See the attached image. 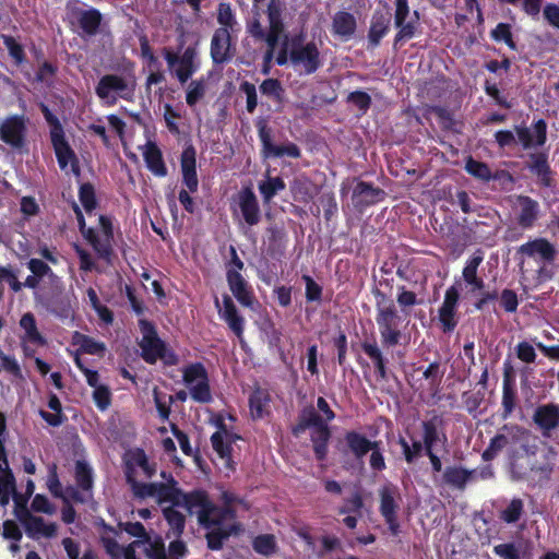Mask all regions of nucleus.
Segmentation results:
<instances>
[{"label": "nucleus", "mask_w": 559, "mask_h": 559, "mask_svg": "<svg viewBox=\"0 0 559 559\" xmlns=\"http://www.w3.org/2000/svg\"><path fill=\"white\" fill-rule=\"evenodd\" d=\"M536 444H523V450L512 448L508 452V467L513 481H526L531 486L547 484L555 472L558 452L554 447L546 448L536 457Z\"/></svg>", "instance_id": "2"}, {"label": "nucleus", "mask_w": 559, "mask_h": 559, "mask_svg": "<svg viewBox=\"0 0 559 559\" xmlns=\"http://www.w3.org/2000/svg\"><path fill=\"white\" fill-rule=\"evenodd\" d=\"M465 170L474 178L483 181H489L495 178L490 167L486 163L474 159L472 156L466 159Z\"/></svg>", "instance_id": "53"}, {"label": "nucleus", "mask_w": 559, "mask_h": 559, "mask_svg": "<svg viewBox=\"0 0 559 559\" xmlns=\"http://www.w3.org/2000/svg\"><path fill=\"white\" fill-rule=\"evenodd\" d=\"M46 309L52 314L66 319L71 313L69 300L63 297H53L44 304Z\"/></svg>", "instance_id": "59"}, {"label": "nucleus", "mask_w": 559, "mask_h": 559, "mask_svg": "<svg viewBox=\"0 0 559 559\" xmlns=\"http://www.w3.org/2000/svg\"><path fill=\"white\" fill-rule=\"evenodd\" d=\"M133 464L139 466L148 478L153 477L155 474V467L150 464L147 455L143 449H136L131 453V459L127 463V466L130 465L133 468Z\"/></svg>", "instance_id": "58"}, {"label": "nucleus", "mask_w": 559, "mask_h": 559, "mask_svg": "<svg viewBox=\"0 0 559 559\" xmlns=\"http://www.w3.org/2000/svg\"><path fill=\"white\" fill-rule=\"evenodd\" d=\"M376 297V322L379 329L381 344L384 348L396 346L403 334L400 328L402 318L397 312L394 301L381 292L374 289Z\"/></svg>", "instance_id": "4"}, {"label": "nucleus", "mask_w": 559, "mask_h": 559, "mask_svg": "<svg viewBox=\"0 0 559 559\" xmlns=\"http://www.w3.org/2000/svg\"><path fill=\"white\" fill-rule=\"evenodd\" d=\"M524 502L521 498H513L508 506L499 512V519L506 524H514L524 514Z\"/></svg>", "instance_id": "47"}, {"label": "nucleus", "mask_w": 559, "mask_h": 559, "mask_svg": "<svg viewBox=\"0 0 559 559\" xmlns=\"http://www.w3.org/2000/svg\"><path fill=\"white\" fill-rule=\"evenodd\" d=\"M162 55L167 62L168 69L173 71L180 84L187 83L199 70V62L197 61L198 51L193 46H188L181 56L171 48L164 47Z\"/></svg>", "instance_id": "8"}, {"label": "nucleus", "mask_w": 559, "mask_h": 559, "mask_svg": "<svg viewBox=\"0 0 559 559\" xmlns=\"http://www.w3.org/2000/svg\"><path fill=\"white\" fill-rule=\"evenodd\" d=\"M79 0H69L67 3L68 15L74 21L83 34L95 36L100 28L103 22L102 12L93 7L82 9L78 7Z\"/></svg>", "instance_id": "13"}, {"label": "nucleus", "mask_w": 559, "mask_h": 559, "mask_svg": "<svg viewBox=\"0 0 559 559\" xmlns=\"http://www.w3.org/2000/svg\"><path fill=\"white\" fill-rule=\"evenodd\" d=\"M518 404V392L515 384L513 385H502V412L501 418L508 419L513 414Z\"/></svg>", "instance_id": "52"}, {"label": "nucleus", "mask_w": 559, "mask_h": 559, "mask_svg": "<svg viewBox=\"0 0 559 559\" xmlns=\"http://www.w3.org/2000/svg\"><path fill=\"white\" fill-rule=\"evenodd\" d=\"M518 253L527 257L538 255L546 263H552L557 257L556 247L546 238H536L521 245Z\"/></svg>", "instance_id": "24"}, {"label": "nucleus", "mask_w": 559, "mask_h": 559, "mask_svg": "<svg viewBox=\"0 0 559 559\" xmlns=\"http://www.w3.org/2000/svg\"><path fill=\"white\" fill-rule=\"evenodd\" d=\"M502 4L519 7L520 10L531 17L537 20L542 12L544 0H498Z\"/></svg>", "instance_id": "50"}, {"label": "nucleus", "mask_w": 559, "mask_h": 559, "mask_svg": "<svg viewBox=\"0 0 559 559\" xmlns=\"http://www.w3.org/2000/svg\"><path fill=\"white\" fill-rule=\"evenodd\" d=\"M189 514L195 515L205 534L207 548L221 550L224 542L240 531L236 522V511L230 506H218L204 489H194V496L189 499Z\"/></svg>", "instance_id": "1"}, {"label": "nucleus", "mask_w": 559, "mask_h": 559, "mask_svg": "<svg viewBox=\"0 0 559 559\" xmlns=\"http://www.w3.org/2000/svg\"><path fill=\"white\" fill-rule=\"evenodd\" d=\"M344 441L347 450L354 455V457L362 462L364 457L368 454V438L361 432L349 430L345 432Z\"/></svg>", "instance_id": "37"}, {"label": "nucleus", "mask_w": 559, "mask_h": 559, "mask_svg": "<svg viewBox=\"0 0 559 559\" xmlns=\"http://www.w3.org/2000/svg\"><path fill=\"white\" fill-rule=\"evenodd\" d=\"M490 37L496 43H504L511 50H518V44L513 38L512 26L509 23L500 22L490 31Z\"/></svg>", "instance_id": "48"}, {"label": "nucleus", "mask_w": 559, "mask_h": 559, "mask_svg": "<svg viewBox=\"0 0 559 559\" xmlns=\"http://www.w3.org/2000/svg\"><path fill=\"white\" fill-rule=\"evenodd\" d=\"M11 498L14 501L15 516L21 521V518L24 519L25 511H28V498L17 492L15 476L10 468L9 462H5V464L0 463V506L5 507L9 504Z\"/></svg>", "instance_id": "9"}, {"label": "nucleus", "mask_w": 559, "mask_h": 559, "mask_svg": "<svg viewBox=\"0 0 559 559\" xmlns=\"http://www.w3.org/2000/svg\"><path fill=\"white\" fill-rule=\"evenodd\" d=\"M269 33L282 36L285 31V24L282 17V10L275 0H271L267 5Z\"/></svg>", "instance_id": "49"}, {"label": "nucleus", "mask_w": 559, "mask_h": 559, "mask_svg": "<svg viewBox=\"0 0 559 559\" xmlns=\"http://www.w3.org/2000/svg\"><path fill=\"white\" fill-rule=\"evenodd\" d=\"M143 158L147 169L156 177H166L168 174L167 166L164 162L162 150L158 145L148 141L143 150Z\"/></svg>", "instance_id": "31"}, {"label": "nucleus", "mask_w": 559, "mask_h": 559, "mask_svg": "<svg viewBox=\"0 0 559 559\" xmlns=\"http://www.w3.org/2000/svg\"><path fill=\"white\" fill-rule=\"evenodd\" d=\"M239 91L246 95V109L249 114H253L258 107V92L253 83L242 81L239 84Z\"/></svg>", "instance_id": "64"}, {"label": "nucleus", "mask_w": 559, "mask_h": 559, "mask_svg": "<svg viewBox=\"0 0 559 559\" xmlns=\"http://www.w3.org/2000/svg\"><path fill=\"white\" fill-rule=\"evenodd\" d=\"M530 158L532 160L528 165L530 171L537 176L538 181L543 187H551V169L547 155L545 153H534L530 155Z\"/></svg>", "instance_id": "36"}, {"label": "nucleus", "mask_w": 559, "mask_h": 559, "mask_svg": "<svg viewBox=\"0 0 559 559\" xmlns=\"http://www.w3.org/2000/svg\"><path fill=\"white\" fill-rule=\"evenodd\" d=\"M20 522L23 524L26 534L32 538L38 536L51 538L57 534V525L55 523L46 524L41 516L33 515L29 511H25L24 519L21 518Z\"/></svg>", "instance_id": "28"}, {"label": "nucleus", "mask_w": 559, "mask_h": 559, "mask_svg": "<svg viewBox=\"0 0 559 559\" xmlns=\"http://www.w3.org/2000/svg\"><path fill=\"white\" fill-rule=\"evenodd\" d=\"M391 26V14L386 12L374 11L368 29V48H376L380 45L382 38L388 35Z\"/></svg>", "instance_id": "26"}, {"label": "nucleus", "mask_w": 559, "mask_h": 559, "mask_svg": "<svg viewBox=\"0 0 559 559\" xmlns=\"http://www.w3.org/2000/svg\"><path fill=\"white\" fill-rule=\"evenodd\" d=\"M217 22L219 27H226L227 32H233L237 21L229 3H219L217 8Z\"/></svg>", "instance_id": "61"}, {"label": "nucleus", "mask_w": 559, "mask_h": 559, "mask_svg": "<svg viewBox=\"0 0 559 559\" xmlns=\"http://www.w3.org/2000/svg\"><path fill=\"white\" fill-rule=\"evenodd\" d=\"M530 442V431L518 424H504L490 439L488 447L481 453L485 462H490L504 449L523 450V444Z\"/></svg>", "instance_id": "6"}, {"label": "nucleus", "mask_w": 559, "mask_h": 559, "mask_svg": "<svg viewBox=\"0 0 559 559\" xmlns=\"http://www.w3.org/2000/svg\"><path fill=\"white\" fill-rule=\"evenodd\" d=\"M515 132L519 142L525 150L531 148L532 146H543L547 141V123L544 119H538L533 124L535 142L533 141V135L528 128L516 126Z\"/></svg>", "instance_id": "27"}, {"label": "nucleus", "mask_w": 559, "mask_h": 559, "mask_svg": "<svg viewBox=\"0 0 559 559\" xmlns=\"http://www.w3.org/2000/svg\"><path fill=\"white\" fill-rule=\"evenodd\" d=\"M311 429L310 440L312 442L314 457L319 462L325 461L329 452L331 430L326 423Z\"/></svg>", "instance_id": "33"}, {"label": "nucleus", "mask_w": 559, "mask_h": 559, "mask_svg": "<svg viewBox=\"0 0 559 559\" xmlns=\"http://www.w3.org/2000/svg\"><path fill=\"white\" fill-rule=\"evenodd\" d=\"M385 197L384 190L372 182L358 180L352 192V203L355 210L362 213L366 209L381 202Z\"/></svg>", "instance_id": "16"}, {"label": "nucleus", "mask_w": 559, "mask_h": 559, "mask_svg": "<svg viewBox=\"0 0 559 559\" xmlns=\"http://www.w3.org/2000/svg\"><path fill=\"white\" fill-rule=\"evenodd\" d=\"M126 480L130 485L135 497L145 499L155 496L156 483H142L135 479L134 468L128 465L126 468Z\"/></svg>", "instance_id": "41"}, {"label": "nucleus", "mask_w": 559, "mask_h": 559, "mask_svg": "<svg viewBox=\"0 0 559 559\" xmlns=\"http://www.w3.org/2000/svg\"><path fill=\"white\" fill-rule=\"evenodd\" d=\"M415 20L411 21H402V24L400 26H395L397 28V33L395 34L394 40H393V48L399 49L403 43L412 39L416 33L418 27V12L414 11Z\"/></svg>", "instance_id": "45"}, {"label": "nucleus", "mask_w": 559, "mask_h": 559, "mask_svg": "<svg viewBox=\"0 0 559 559\" xmlns=\"http://www.w3.org/2000/svg\"><path fill=\"white\" fill-rule=\"evenodd\" d=\"M304 40L302 33L293 36L290 39L285 34L275 58L276 63L285 66L289 61L294 68H301L307 75L316 73L323 64L320 50L313 40L308 43Z\"/></svg>", "instance_id": "3"}, {"label": "nucleus", "mask_w": 559, "mask_h": 559, "mask_svg": "<svg viewBox=\"0 0 559 559\" xmlns=\"http://www.w3.org/2000/svg\"><path fill=\"white\" fill-rule=\"evenodd\" d=\"M99 226L103 233L100 238L93 227H87L81 234L84 239L92 246L96 254L104 260H109L112 255L114 226L110 217L99 215Z\"/></svg>", "instance_id": "10"}, {"label": "nucleus", "mask_w": 559, "mask_h": 559, "mask_svg": "<svg viewBox=\"0 0 559 559\" xmlns=\"http://www.w3.org/2000/svg\"><path fill=\"white\" fill-rule=\"evenodd\" d=\"M397 443L400 444L403 457L407 464L415 463L424 453L427 454V447L423 440H412V443L404 438L400 437Z\"/></svg>", "instance_id": "40"}, {"label": "nucleus", "mask_w": 559, "mask_h": 559, "mask_svg": "<svg viewBox=\"0 0 559 559\" xmlns=\"http://www.w3.org/2000/svg\"><path fill=\"white\" fill-rule=\"evenodd\" d=\"M259 88L262 95L271 97L276 103H283L285 90L278 79H265Z\"/></svg>", "instance_id": "54"}, {"label": "nucleus", "mask_w": 559, "mask_h": 559, "mask_svg": "<svg viewBox=\"0 0 559 559\" xmlns=\"http://www.w3.org/2000/svg\"><path fill=\"white\" fill-rule=\"evenodd\" d=\"M254 123L258 129V135L262 144V152L265 155V157H300L301 152L297 144L289 142L285 145H275L272 142L271 129L267 126L266 118L258 117Z\"/></svg>", "instance_id": "11"}, {"label": "nucleus", "mask_w": 559, "mask_h": 559, "mask_svg": "<svg viewBox=\"0 0 559 559\" xmlns=\"http://www.w3.org/2000/svg\"><path fill=\"white\" fill-rule=\"evenodd\" d=\"M484 260V254L480 250H477L473 253V255L466 261L463 271L462 276L465 283L472 281V278H475L478 276V267L481 264Z\"/></svg>", "instance_id": "60"}, {"label": "nucleus", "mask_w": 559, "mask_h": 559, "mask_svg": "<svg viewBox=\"0 0 559 559\" xmlns=\"http://www.w3.org/2000/svg\"><path fill=\"white\" fill-rule=\"evenodd\" d=\"M26 119L23 115H13L3 120L0 126V140L15 150H21L26 143Z\"/></svg>", "instance_id": "15"}, {"label": "nucleus", "mask_w": 559, "mask_h": 559, "mask_svg": "<svg viewBox=\"0 0 559 559\" xmlns=\"http://www.w3.org/2000/svg\"><path fill=\"white\" fill-rule=\"evenodd\" d=\"M79 199L86 213H92L97 207L95 188L91 182H84L79 189Z\"/></svg>", "instance_id": "57"}, {"label": "nucleus", "mask_w": 559, "mask_h": 559, "mask_svg": "<svg viewBox=\"0 0 559 559\" xmlns=\"http://www.w3.org/2000/svg\"><path fill=\"white\" fill-rule=\"evenodd\" d=\"M361 349L373 361L376 372L382 380L388 379L386 359L384 358L377 342H362Z\"/></svg>", "instance_id": "38"}, {"label": "nucleus", "mask_w": 559, "mask_h": 559, "mask_svg": "<svg viewBox=\"0 0 559 559\" xmlns=\"http://www.w3.org/2000/svg\"><path fill=\"white\" fill-rule=\"evenodd\" d=\"M20 328L24 331L21 336L22 343H29L37 346H46V337L38 331L35 316L32 312L24 313L20 319Z\"/></svg>", "instance_id": "35"}, {"label": "nucleus", "mask_w": 559, "mask_h": 559, "mask_svg": "<svg viewBox=\"0 0 559 559\" xmlns=\"http://www.w3.org/2000/svg\"><path fill=\"white\" fill-rule=\"evenodd\" d=\"M518 203L520 212L516 221L522 228H531L539 215V204L536 200L527 195H519Z\"/></svg>", "instance_id": "32"}, {"label": "nucleus", "mask_w": 559, "mask_h": 559, "mask_svg": "<svg viewBox=\"0 0 559 559\" xmlns=\"http://www.w3.org/2000/svg\"><path fill=\"white\" fill-rule=\"evenodd\" d=\"M205 80L203 78L192 80L189 83L186 92V103L188 104V106L193 107L205 96Z\"/></svg>", "instance_id": "56"}, {"label": "nucleus", "mask_w": 559, "mask_h": 559, "mask_svg": "<svg viewBox=\"0 0 559 559\" xmlns=\"http://www.w3.org/2000/svg\"><path fill=\"white\" fill-rule=\"evenodd\" d=\"M396 302L405 316H408L407 308L421 304V301L417 298V295L414 292L406 289L405 286L399 287Z\"/></svg>", "instance_id": "63"}, {"label": "nucleus", "mask_w": 559, "mask_h": 559, "mask_svg": "<svg viewBox=\"0 0 559 559\" xmlns=\"http://www.w3.org/2000/svg\"><path fill=\"white\" fill-rule=\"evenodd\" d=\"M286 183L283 178L267 176L264 181L259 183V191L264 203H269L280 192L285 190Z\"/></svg>", "instance_id": "46"}, {"label": "nucleus", "mask_w": 559, "mask_h": 559, "mask_svg": "<svg viewBox=\"0 0 559 559\" xmlns=\"http://www.w3.org/2000/svg\"><path fill=\"white\" fill-rule=\"evenodd\" d=\"M223 311L219 310L221 318L227 323L233 333L242 342L245 331V318L238 312L233 299L225 295L223 297Z\"/></svg>", "instance_id": "29"}, {"label": "nucleus", "mask_w": 559, "mask_h": 559, "mask_svg": "<svg viewBox=\"0 0 559 559\" xmlns=\"http://www.w3.org/2000/svg\"><path fill=\"white\" fill-rule=\"evenodd\" d=\"M162 477L165 478L166 483H156L155 496L159 503L169 502L170 507H182L187 511L189 510V499L194 496V490L185 492L178 487V481L174 478L170 473L162 472Z\"/></svg>", "instance_id": "12"}, {"label": "nucleus", "mask_w": 559, "mask_h": 559, "mask_svg": "<svg viewBox=\"0 0 559 559\" xmlns=\"http://www.w3.org/2000/svg\"><path fill=\"white\" fill-rule=\"evenodd\" d=\"M163 516L166 520L169 532L179 538L186 527V516L176 509V507H166L163 509Z\"/></svg>", "instance_id": "44"}, {"label": "nucleus", "mask_w": 559, "mask_h": 559, "mask_svg": "<svg viewBox=\"0 0 559 559\" xmlns=\"http://www.w3.org/2000/svg\"><path fill=\"white\" fill-rule=\"evenodd\" d=\"M210 55L214 64H224L233 59L235 47L231 43L230 32H227L226 27H218L214 31Z\"/></svg>", "instance_id": "17"}, {"label": "nucleus", "mask_w": 559, "mask_h": 559, "mask_svg": "<svg viewBox=\"0 0 559 559\" xmlns=\"http://www.w3.org/2000/svg\"><path fill=\"white\" fill-rule=\"evenodd\" d=\"M76 344L83 353L90 355H103L106 350V346L103 342L96 341L93 337L75 332L73 336Z\"/></svg>", "instance_id": "51"}, {"label": "nucleus", "mask_w": 559, "mask_h": 559, "mask_svg": "<svg viewBox=\"0 0 559 559\" xmlns=\"http://www.w3.org/2000/svg\"><path fill=\"white\" fill-rule=\"evenodd\" d=\"M253 549L261 555L269 556L275 552L276 542L271 534H262L253 539Z\"/></svg>", "instance_id": "62"}, {"label": "nucleus", "mask_w": 559, "mask_h": 559, "mask_svg": "<svg viewBox=\"0 0 559 559\" xmlns=\"http://www.w3.org/2000/svg\"><path fill=\"white\" fill-rule=\"evenodd\" d=\"M357 31L355 15L347 11H337L332 16L331 33L343 41L349 40Z\"/></svg>", "instance_id": "25"}, {"label": "nucleus", "mask_w": 559, "mask_h": 559, "mask_svg": "<svg viewBox=\"0 0 559 559\" xmlns=\"http://www.w3.org/2000/svg\"><path fill=\"white\" fill-rule=\"evenodd\" d=\"M217 428L218 430L211 436L213 450L218 454L221 459L226 461L227 467L234 468L231 465L233 443L240 439V436L228 431L222 419L218 420Z\"/></svg>", "instance_id": "19"}, {"label": "nucleus", "mask_w": 559, "mask_h": 559, "mask_svg": "<svg viewBox=\"0 0 559 559\" xmlns=\"http://www.w3.org/2000/svg\"><path fill=\"white\" fill-rule=\"evenodd\" d=\"M50 141L60 169L66 170L68 165H70L71 171L75 176H80L81 170L78 156L67 141L64 133L55 134V136L50 138Z\"/></svg>", "instance_id": "21"}, {"label": "nucleus", "mask_w": 559, "mask_h": 559, "mask_svg": "<svg viewBox=\"0 0 559 559\" xmlns=\"http://www.w3.org/2000/svg\"><path fill=\"white\" fill-rule=\"evenodd\" d=\"M135 91V80L129 83L124 78L118 74L103 75L97 85L95 93L107 105L112 106L117 103L118 97L124 100H131Z\"/></svg>", "instance_id": "7"}, {"label": "nucleus", "mask_w": 559, "mask_h": 559, "mask_svg": "<svg viewBox=\"0 0 559 559\" xmlns=\"http://www.w3.org/2000/svg\"><path fill=\"white\" fill-rule=\"evenodd\" d=\"M476 474L475 469H467L463 466H447L441 476L442 485H448L457 490H465L466 485Z\"/></svg>", "instance_id": "30"}, {"label": "nucleus", "mask_w": 559, "mask_h": 559, "mask_svg": "<svg viewBox=\"0 0 559 559\" xmlns=\"http://www.w3.org/2000/svg\"><path fill=\"white\" fill-rule=\"evenodd\" d=\"M180 168L182 185L190 192L195 193L199 189L197 173V151L192 144L187 145L180 155Z\"/></svg>", "instance_id": "22"}, {"label": "nucleus", "mask_w": 559, "mask_h": 559, "mask_svg": "<svg viewBox=\"0 0 559 559\" xmlns=\"http://www.w3.org/2000/svg\"><path fill=\"white\" fill-rule=\"evenodd\" d=\"M532 420L544 437H550V433L559 428V404L538 405L533 413Z\"/></svg>", "instance_id": "20"}, {"label": "nucleus", "mask_w": 559, "mask_h": 559, "mask_svg": "<svg viewBox=\"0 0 559 559\" xmlns=\"http://www.w3.org/2000/svg\"><path fill=\"white\" fill-rule=\"evenodd\" d=\"M76 486L83 491H91L94 485L93 469L84 460H78L74 466Z\"/></svg>", "instance_id": "42"}, {"label": "nucleus", "mask_w": 559, "mask_h": 559, "mask_svg": "<svg viewBox=\"0 0 559 559\" xmlns=\"http://www.w3.org/2000/svg\"><path fill=\"white\" fill-rule=\"evenodd\" d=\"M142 340L139 342L142 359L154 365L158 359L165 366H176L179 362L177 354L168 348L167 344L158 336L156 326L146 319L139 320Z\"/></svg>", "instance_id": "5"}, {"label": "nucleus", "mask_w": 559, "mask_h": 559, "mask_svg": "<svg viewBox=\"0 0 559 559\" xmlns=\"http://www.w3.org/2000/svg\"><path fill=\"white\" fill-rule=\"evenodd\" d=\"M365 506L364 495L360 489H356L349 497L343 499V504L337 508L338 515L357 514L362 516V509Z\"/></svg>", "instance_id": "43"}, {"label": "nucleus", "mask_w": 559, "mask_h": 559, "mask_svg": "<svg viewBox=\"0 0 559 559\" xmlns=\"http://www.w3.org/2000/svg\"><path fill=\"white\" fill-rule=\"evenodd\" d=\"M439 424H441V420H439L438 416H435L421 423L423 441L427 447V451H435V448L438 444V442L444 444L448 441L447 436L440 429Z\"/></svg>", "instance_id": "34"}, {"label": "nucleus", "mask_w": 559, "mask_h": 559, "mask_svg": "<svg viewBox=\"0 0 559 559\" xmlns=\"http://www.w3.org/2000/svg\"><path fill=\"white\" fill-rule=\"evenodd\" d=\"M460 300V290L456 284L447 288L444 299L438 310V319L443 333H451L459 323L457 307Z\"/></svg>", "instance_id": "14"}, {"label": "nucleus", "mask_w": 559, "mask_h": 559, "mask_svg": "<svg viewBox=\"0 0 559 559\" xmlns=\"http://www.w3.org/2000/svg\"><path fill=\"white\" fill-rule=\"evenodd\" d=\"M226 281L230 292L237 301L249 309H254L258 304L254 293L248 282L237 270L227 269Z\"/></svg>", "instance_id": "18"}, {"label": "nucleus", "mask_w": 559, "mask_h": 559, "mask_svg": "<svg viewBox=\"0 0 559 559\" xmlns=\"http://www.w3.org/2000/svg\"><path fill=\"white\" fill-rule=\"evenodd\" d=\"M238 204L243 221L254 226L261 221V210L258 199L251 188H243L239 192Z\"/></svg>", "instance_id": "23"}, {"label": "nucleus", "mask_w": 559, "mask_h": 559, "mask_svg": "<svg viewBox=\"0 0 559 559\" xmlns=\"http://www.w3.org/2000/svg\"><path fill=\"white\" fill-rule=\"evenodd\" d=\"M396 495H397V488L393 485H384L380 488V490H379V496H380L379 511L383 518H388V516L397 514L399 504L395 501Z\"/></svg>", "instance_id": "39"}, {"label": "nucleus", "mask_w": 559, "mask_h": 559, "mask_svg": "<svg viewBox=\"0 0 559 559\" xmlns=\"http://www.w3.org/2000/svg\"><path fill=\"white\" fill-rule=\"evenodd\" d=\"M270 402V395L262 389L254 390L249 397V406L254 417H263L264 409Z\"/></svg>", "instance_id": "55"}]
</instances>
